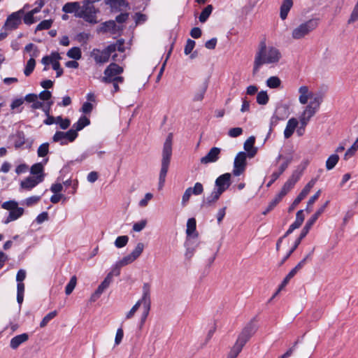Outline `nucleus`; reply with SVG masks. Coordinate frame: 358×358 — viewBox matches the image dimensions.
Listing matches in <instances>:
<instances>
[{"instance_id": "obj_1", "label": "nucleus", "mask_w": 358, "mask_h": 358, "mask_svg": "<svg viewBox=\"0 0 358 358\" xmlns=\"http://www.w3.org/2000/svg\"><path fill=\"white\" fill-rule=\"evenodd\" d=\"M281 58V53L278 49L274 47H266V42L262 41L259 43V50L255 55L253 74L258 73L260 67L266 64H274L279 62Z\"/></svg>"}, {"instance_id": "obj_2", "label": "nucleus", "mask_w": 358, "mask_h": 358, "mask_svg": "<svg viewBox=\"0 0 358 358\" xmlns=\"http://www.w3.org/2000/svg\"><path fill=\"white\" fill-rule=\"evenodd\" d=\"M172 141L173 134L169 133L163 145L162 167L159 173L158 184L159 189H161L164 185L166 174L170 165L171 158L172 156Z\"/></svg>"}, {"instance_id": "obj_3", "label": "nucleus", "mask_w": 358, "mask_h": 358, "mask_svg": "<svg viewBox=\"0 0 358 358\" xmlns=\"http://www.w3.org/2000/svg\"><path fill=\"white\" fill-rule=\"evenodd\" d=\"M100 0H84L83 6H80V11L75 14L76 17L83 18L85 21L91 23H97L96 13H99V9L96 8L94 3L99 1Z\"/></svg>"}, {"instance_id": "obj_4", "label": "nucleus", "mask_w": 358, "mask_h": 358, "mask_svg": "<svg viewBox=\"0 0 358 358\" xmlns=\"http://www.w3.org/2000/svg\"><path fill=\"white\" fill-rule=\"evenodd\" d=\"M317 19H310L301 23L292 30V37L296 40L304 38L317 27Z\"/></svg>"}, {"instance_id": "obj_5", "label": "nucleus", "mask_w": 358, "mask_h": 358, "mask_svg": "<svg viewBox=\"0 0 358 358\" xmlns=\"http://www.w3.org/2000/svg\"><path fill=\"white\" fill-rule=\"evenodd\" d=\"M257 327L252 321L250 322L238 335L234 345L239 347L241 350L250 338L255 334Z\"/></svg>"}, {"instance_id": "obj_6", "label": "nucleus", "mask_w": 358, "mask_h": 358, "mask_svg": "<svg viewBox=\"0 0 358 358\" xmlns=\"http://www.w3.org/2000/svg\"><path fill=\"white\" fill-rule=\"evenodd\" d=\"M141 301H143V312L141 317V325H143L148 316L151 306L150 285L148 283L143 284Z\"/></svg>"}, {"instance_id": "obj_7", "label": "nucleus", "mask_w": 358, "mask_h": 358, "mask_svg": "<svg viewBox=\"0 0 358 358\" xmlns=\"http://www.w3.org/2000/svg\"><path fill=\"white\" fill-rule=\"evenodd\" d=\"M113 46H107L103 50L98 48H94L90 52V57L94 59L96 64H103L109 61L110 57L113 53Z\"/></svg>"}, {"instance_id": "obj_8", "label": "nucleus", "mask_w": 358, "mask_h": 358, "mask_svg": "<svg viewBox=\"0 0 358 358\" xmlns=\"http://www.w3.org/2000/svg\"><path fill=\"white\" fill-rule=\"evenodd\" d=\"M248 155L245 152H239L234 162V169L232 173L235 176H239L241 175L245 170L247 166V159Z\"/></svg>"}, {"instance_id": "obj_9", "label": "nucleus", "mask_w": 358, "mask_h": 358, "mask_svg": "<svg viewBox=\"0 0 358 358\" xmlns=\"http://www.w3.org/2000/svg\"><path fill=\"white\" fill-rule=\"evenodd\" d=\"M24 13V10L20 9L18 11L11 13L8 16L3 27L10 30L16 29L22 23V16Z\"/></svg>"}, {"instance_id": "obj_10", "label": "nucleus", "mask_w": 358, "mask_h": 358, "mask_svg": "<svg viewBox=\"0 0 358 358\" xmlns=\"http://www.w3.org/2000/svg\"><path fill=\"white\" fill-rule=\"evenodd\" d=\"M123 72V68L115 63H111L104 70V76L102 78V82L105 83H111L112 78Z\"/></svg>"}, {"instance_id": "obj_11", "label": "nucleus", "mask_w": 358, "mask_h": 358, "mask_svg": "<svg viewBox=\"0 0 358 358\" xmlns=\"http://www.w3.org/2000/svg\"><path fill=\"white\" fill-rule=\"evenodd\" d=\"M231 175L229 173L218 176L215 181V189L223 194L231 184Z\"/></svg>"}, {"instance_id": "obj_12", "label": "nucleus", "mask_w": 358, "mask_h": 358, "mask_svg": "<svg viewBox=\"0 0 358 358\" xmlns=\"http://www.w3.org/2000/svg\"><path fill=\"white\" fill-rule=\"evenodd\" d=\"M329 203V201H327L325 203L323 204L320 208H319L317 210V211L311 216V217L307 220L305 226L301 230V232L303 234H304L306 236L308 234L313 225L315 223L319 217L324 213Z\"/></svg>"}, {"instance_id": "obj_13", "label": "nucleus", "mask_w": 358, "mask_h": 358, "mask_svg": "<svg viewBox=\"0 0 358 358\" xmlns=\"http://www.w3.org/2000/svg\"><path fill=\"white\" fill-rule=\"evenodd\" d=\"M315 180L312 179L309 181L307 185L303 187L301 192L299 194L296 198L294 199L292 205L289 208V211L293 210L295 207L307 196L310 192L311 188L314 186Z\"/></svg>"}, {"instance_id": "obj_14", "label": "nucleus", "mask_w": 358, "mask_h": 358, "mask_svg": "<svg viewBox=\"0 0 358 358\" xmlns=\"http://www.w3.org/2000/svg\"><path fill=\"white\" fill-rule=\"evenodd\" d=\"M221 149L217 147L212 148L204 157H201L200 162L203 164L216 162L220 159Z\"/></svg>"}, {"instance_id": "obj_15", "label": "nucleus", "mask_w": 358, "mask_h": 358, "mask_svg": "<svg viewBox=\"0 0 358 358\" xmlns=\"http://www.w3.org/2000/svg\"><path fill=\"white\" fill-rule=\"evenodd\" d=\"M44 179V175H39L36 177L29 176L20 182L22 189L30 190L41 182Z\"/></svg>"}, {"instance_id": "obj_16", "label": "nucleus", "mask_w": 358, "mask_h": 358, "mask_svg": "<svg viewBox=\"0 0 358 358\" xmlns=\"http://www.w3.org/2000/svg\"><path fill=\"white\" fill-rule=\"evenodd\" d=\"M105 3L108 5L112 12H119L122 8H129V4L125 0H105Z\"/></svg>"}, {"instance_id": "obj_17", "label": "nucleus", "mask_w": 358, "mask_h": 358, "mask_svg": "<svg viewBox=\"0 0 358 358\" xmlns=\"http://www.w3.org/2000/svg\"><path fill=\"white\" fill-rule=\"evenodd\" d=\"M255 143V138L253 136H250L244 143L243 148L249 158H253L257 152V148L254 147Z\"/></svg>"}, {"instance_id": "obj_18", "label": "nucleus", "mask_w": 358, "mask_h": 358, "mask_svg": "<svg viewBox=\"0 0 358 358\" xmlns=\"http://www.w3.org/2000/svg\"><path fill=\"white\" fill-rule=\"evenodd\" d=\"M222 194L221 192H219L217 190L214 189L209 196L203 199L201 205V207L208 208L211 206L220 199Z\"/></svg>"}, {"instance_id": "obj_19", "label": "nucleus", "mask_w": 358, "mask_h": 358, "mask_svg": "<svg viewBox=\"0 0 358 358\" xmlns=\"http://www.w3.org/2000/svg\"><path fill=\"white\" fill-rule=\"evenodd\" d=\"M299 122L298 120L292 117L289 119L287 123V126L284 131V136L285 138H289L294 134L296 127L298 126Z\"/></svg>"}, {"instance_id": "obj_20", "label": "nucleus", "mask_w": 358, "mask_h": 358, "mask_svg": "<svg viewBox=\"0 0 358 358\" xmlns=\"http://www.w3.org/2000/svg\"><path fill=\"white\" fill-rule=\"evenodd\" d=\"M23 213L24 208L17 207L9 212L8 216L4 220H3V223L7 224L10 222L15 221L20 218L23 215Z\"/></svg>"}, {"instance_id": "obj_21", "label": "nucleus", "mask_w": 358, "mask_h": 358, "mask_svg": "<svg viewBox=\"0 0 358 358\" xmlns=\"http://www.w3.org/2000/svg\"><path fill=\"white\" fill-rule=\"evenodd\" d=\"M29 339V335L26 333L14 336L10 342V346L12 349H17L22 343Z\"/></svg>"}, {"instance_id": "obj_22", "label": "nucleus", "mask_w": 358, "mask_h": 358, "mask_svg": "<svg viewBox=\"0 0 358 358\" xmlns=\"http://www.w3.org/2000/svg\"><path fill=\"white\" fill-rule=\"evenodd\" d=\"M293 6L292 0H283L280 6V18L284 20L287 18L288 13Z\"/></svg>"}, {"instance_id": "obj_23", "label": "nucleus", "mask_w": 358, "mask_h": 358, "mask_svg": "<svg viewBox=\"0 0 358 358\" xmlns=\"http://www.w3.org/2000/svg\"><path fill=\"white\" fill-rule=\"evenodd\" d=\"M80 9V3L78 1L68 2L62 7V11L65 13H73L77 14Z\"/></svg>"}, {"instance_id": "obj_24", "label": "nucleus", "mask_w": 358, "mask_h": 358, "mask_svg": "<svg viewBox=\"0 0 358 358\" xmlns=\"http://www.w3.org/2000/svg\"><path fill=\"white\" fill-rule=\"evenodd\" d=\"M299 92L300 93L299 100L301 104H306L308 102V99L309 98H313V94L312 92H309L307 86L300 87L299 89Z\"/></svg>"}, {"instance_id": "obj_25", "label": "nucleus", "mask_w": 358, "mask_h": 358, "mask_svg": "<svg viewBox=\"0 0 358 358\" xmlns=\"http://www.w3.org/2000/svg\"><path fill=\"white\" fill-rule=\"evenodd\" d=\"M273 114L282 120H284L289 115V107L286 104L278 106Z\"/></svg>"}, {"instance_id": "obj_26", "label": "nucleus", "mask_w": 358, "mask_h": 358, "mask_svg": "<svg viewBox=\"0 0 358 358\" xmlns=\"http://www.w3.org/2000/svg\"><path fill=\"white\" fill-rule=\"evenodd\" d=\"M90 124V120L88 117L85 115H82L78 120L73 124L72 128L76 130V132L82 130L84 127L88 126Z\"/></svg>"}, {"instance_id": "obj_27", "label": "nucleus", "mask_w": 358, "mask_h": 358, "mask_svg": "<svg viewBox=\"0 0 358 358\" xmlns=\"http://www.w3.org/2000/svg\"><path fill=\"white\" fill-rule=\"evenodd\" d=\"M102 29L103 32L110 31L112 34H116L117 31L122 30L114 20H108L103 23Z\"/></svg>"}, {"instance_id": "obj_28", "label": "nucleus", "mask_w": 358, "mask_h": 358, "mask_svg": "<svg viewBox=\"0 0 358 358\" xmlns=\"http://www.w3.org/2000/svg\"><path fill=\"white\" fill-rule=\"evenodd\" d=\"M208 82L206 80L203 84L200 86L198 91L195 93L193 101H201L203 100L204 97V94L208 89Z\"/></svg>"}, {"instance_id": "obj_29", "label": "nucleus", "mask_w": 358, "mask_h": 358, "mask_svg": "<svg viewBox=\"0 0 358 358\" xmlns=\"http://www.w3.org/2000/svg\"><path fill=\"white\" fill-rule=\"evenodd\" d=\"M14 146L15 149L22 148L26 143L25 134L22 131H18L14 136Z\"/></svg>"}, {"instance_id": "obj_30", "label": "nucleus", "mask_w": 358, "mask_h": 358, "mask_svg": "<svg viewBox=\"0 0 358 358\" xmlns=\"http://www.w3.org/2000/svg\"><path fill=\"white\" fill-rule=\"evenodd\" d=\"M318 108L309 103L306 107L301 115V117H305L308 121L310 120V118L315 114Z\"/></svg>"}, {"instance_id": "obj_31", "label": "nucleus", "mask_w": 358, "mask_h": 358, "mask_svg": "<svg viewBox=\"0 0 358 358\" xmlns=\"http://www.w3.org/2000/svg\"><path fill=\"white\" fill-rule=\"evenodd\" d=\"M66 55L71 59L78 60L82 57V52L80 48L73 47L68 50Z\"/></svg>"}, {"instance_id": "obj_32", "label": "nucleus", "mask_w": 358, "mask_h": 358, "mask_svg": "<svg viewBox=\"0 0 358 358\" xmlns=\"http://www.w3.org/2000/svg\"><path fill=\"white\" fill-rule=\"evenodd\" d=\"M213 7L212 5H208L201 13L199 20L201 23H204L207 21L208 18L210 15L213 11Z\"/></svg>"}, {"instance_id": "obj_33", "label": "nucleus", "mask_w": 358, "mask_h": 358, "mask_svg": "<svg viewBox=\"0 0 358 358\" xmlns=\"http://www.w3.org/2000/svg\"><path fill=\"white\" fill-rule=\"evenodd\" d=\"M339 160V157L337 154L330 155L326 161V168L327 170L333 169Z\"/></svg>"}, {"instance_id": "obj_34", "label": "nucleus", "mask_w": 358, "mask_h": 358, "mask_svg": "<svg viewBox=\"0 0 358 358\" xmlns=\"http://www.w3.org/2000/svg\"><path fill=\"white\" fill-rule=\"evenodd\" d=\"M294 185L295 184L288 179L282 187V189L278 195L280 196L282 199L294 187Z\"/></svg>"}, {"instance_id": "obj_35", "label": "nucleus", "mask_w": 358, "mask_h": 358, "mask_svg": "<svg viewBox=\"0 0 358 358\" xmlns=\"http://www.w3.org/2000/svg\"><path fill=\"white\" fill-rule=\"evenodd\" d=\"M196 222L195 218L192 217L188 219L187 222L186 234L187 236H190L196 231Z\"/></svg>"}, {"instance_id": "obj_36", "label": "nucleus", "mask_w": 358, "mask_h": 358, "mask_svg": "<svg viewBox=\"0 0 358 358\" xmlns=\"http://www.w3.org/2000/svg\"><path fill=\"white\" fill-rule=\"evenodd\" d=\"M266 85L271 89L278 88L281 85V80L277 76H271L267 79Z\"/></svg>"}, {"instance_id": "obj_37", "label": "nucleus", "mask_w": 358, "mask_h": 358, "mask_svg": "<svg viewBox=\"0 0 358 358\" xmlns=\"http://www.w3.org/2000/svg\"><path fill=\"white\" fill-rule=\"evenodd\" d=\"M292 162V157H287L286 158H284V162L280 164V166L278 168V170L275 171L280 176H281L285 171L288 168L289 165Z\"/></svg>"}, {"instance_id": "obj_38", "label": "nucleus", "mask_w": 358, "mask_h": 358, "mask_svg": "<svg viewBox=\"0 0 358 358\" xmlns=\"http://www.w3.org/2000/svg\"><path fill=\"white\" fill-rule=\"evenodd\" d=\"M77 283V278L73 275L71 278L70 281L65 287V293L66 295L71 294L75 289Z\"/></svg>"}, {"instance_id": "obj_39", "label": "nucleus", "mask_w": 358, "mask_h": 358, "mask_svg": "<svg viewBox=\"0 0 358 358\" xmlns=\"http://www.w3.org/2000/svg\"><path fill=\"white\" fill-rule=\"evenodd\" d=\"M36 66V61L34 58H30L27 63L24 73L26 76H29L34 70Z\"/></svg>"}, {"instance_id": "obj_40", "label": "nucleus", "mask_w": 358, "mask_h": 358, "mask_svg": "<svg viewBox=\"0 0 358 358\" xmlns=\"http://www.w3.org/2000/svg\"><path fill=\"white\" fill-rule=\"evenodd\" d=\"M43 165L42 163H36L31 166L30 173L32 175L39 176L43 174Z\"/></svg>"}, {"instance_id": "obj_41", "label": "nucleus", "mask_w": 358, "mask_h": 358, "mask_svg": "<svg viewBox=\"0 0 358 358\" xmlns=\"http://www.w3.org/2000/svg\"><path fill=\"white\" fill-rule=\"evenodd\" d=\"M268 100L269 98L266 91H261L257 95V102L259 105H266Z\"/></svg>"}, {"instance_id": "obj_42", "label": "nucleus", "mask_w": 358, "mask_h": 358, "mask_svg": "<svg viewBox=\"0 0 358 358\" xmlns=\"http://www.w3.org/2000/svg\"><path fill=\"white\" fill-rule=\"evenodd\" d=\"M57 315V312L56 310L52 311L49 313H48L41 320L40 322V327L43 328L45 327L48 322L52 320L56 315Z\"/></svg>"}, {"instance_id": "obj_43", "label": "nucleus", "mask_w": 358, "mask_h": 358, "mask_svg": "<svg viewBox=\"0 0 358 358\" xmlns=\"http://www.w3.org/2000/svg\"><path fill=\"white\" fill-rule=\"evenodd\" d=\"M53 142H59L60 145H67V141L65 140L64 136L63 134V131H57L55 132L54 136H52Z\"/></svg>"}, {"instance_id": "obj_44", "label": "nucleus", "mask_w": 358, "mask_h": 358, "mask_svg": "<svg viewBox=\"0 0 358 358\" xmlns=\"http://www.w3.org/2000/svg\"><path fill=\"white\" fill-rule=\"evenodd\" d=\"M63 134L64 136L65 140L67 141V143L69 142H73L78 135V133L76 132V130H74L73 128L66 132L63 131Z\"/></svg>"}, {"instance_id": "obj_45", "label": "nucleus", "mask_w": 358, "mask_h": 358, "mask_svg": "<svg viewBox=\"0 0 358 358\" xmlns=\"http://www.w3.org/2000/svg\"><path fill=\"white\" fill-rule=\"evenodd\" d=\"M358 149V138L355 141V142L353 143V145L345 152L344 155V159L348 160L350 157H351L355 152Z\"/></svg>"}, {"instance_id": "obj_46", "label": "nucleus", "mask_w": 358, "mask_h": 358, "mask_svg": "<svg viewBox=\"0 0 358 358\" xmlns=\"http://www.w3.org/2000/svg\"><path fill=\"white\" fill-rule=\"evenodd\" d=\"M56 123L58 124L62 129H66L71 124V121L68 118L63 119L62 116L56 117Z\"/></svg>"}, {"instance_id": "obj_47", "label": "nucleus", "mask_w": 358, "mask_h": 358, "mask_svg": "<svg viewBox=\"0 0 358 358\" xmlns=\"http://www.w3.org/2000/svg\"><path fill=\"white\" fill-rule=\"evenodd\" d=\"M129 241V237L127 236H118L115 241V245L117 248H121L124 247Z\"/></svg>"}, {"instance_id": "obj_48", "label": "nucleus", "mask_w": 358, "mask_h": 358, "mask_svg": "<svg viewBox=\"0 0 358 358\" xmlns=\"http://www.w3.org/2000/svg\"><path fill=\"white\" fill-rule=\"evenodd\" d=\"M49 152V143H44L41 144L37 150V155L40 157H45Z\"/></svg>"}, {"instance_id": "obj_49", "label": "nucleus", "mask_w": 358, "mask_h": 358, "mask_svg": "<svg viewBox=\"0 0 358 358\" xmlns=\"http://www.w3.org/2000/svg\"><path fill=\"white\" fill-rule=\"evenodd\" d=\"M321 194V191L318 190L314 195H313L308 200L307 203V206L306 208V210L308 213H310L312 210L311 206L314 204V203L318 199L320 195Z\"/></svg>"}, {"instance_id": "obj_50", "label": "nucleus", "mask_w": 358, "mask_h": 358, "mask_svg": "<svg viewBox=\"0 0 358 358\" xmlns=\"http://www.w3.org/2000/svg\"><path fill=\"white\" fill-rule=\"evenodd\" d=\"M144 249V244L143 243H138L134 250L130 253L135 260L141 255Z\"/></svg>"}, {"instance_id": "obj_51", "label": "nucleus", "mask_w": 358, "mask_h": 358, "mask_svg": "<svg viewBox=\"0 0 358 358\" xmlns=\"http://www.w3.org/2000/svg\"><path fill=\"white\" fill-rule=\"evenodd\" d=\"M18 207V203L14 200L7 201L1 204V208L11 211Z\"/></svg>"}, {"instance_id": "obj_52", "label": "nucleus", "mask_w": 358, "mask_h": 358, "mask_svg": "<svg viewBox=\"0 0 358 358\" xmlns=\"http://www.w3.org/2000/svg\"><path fill=\"white\" fill-rule=\"evenodd\" d=\"M124 39L121 38L117 41L116 43L110 44L108 46H113V52H115L116 50H118L120 52H124Z\"/></svg>"}, {"instance_id": "obj_53", "label": "nucleus", "mask_w": 358, "mask_h": 358, "mask_svg": "<svg viewBox=\"0 0 358 358\" xmlns=\"http://www.w3.org/2000/svg\"><path fill=\"white\" fill-rule=\"evenodd\" d=\"M300 120V126L296 130L297 134L301 136L304 134L305 132V128L306 125L308 124V122L307 119H305V117H301L299 118Z\"/></svg>"}, {"instance_id": "obj_54", "label": "nucleus", "mask_w": 358, "mask_h": 358, "mask_svg": "<svg viewBox=\"0 0 358 358\" xmlns=\"http://www.w3.org/2000/svg\"><path fill=\"white\" fill-rule=\"evenodd\" d=\"M303 171L297 167L292 172V176L289 177V180L292 181L294 184H296L301 177Z\"/></svg>"}, {"instance_id": "obj_55", "label": "nucleus", "mask_w": 358, "mask_h": 358, "mask_svg": "<svg viewBox=\"0 0 358 358\" xmlns=\"http://www.w3.org/2000/svg\"><path fill=\"white\" fill-rule=\"evenodd\" d=\"M188 188L190 189L191 193L194 195H200L203 192V185L199 182H197L194 184V187H188Z\"/></svg>"}, {"instance_id": "obj_56", "label": "nucleus", "mask_w": 358, "mask_h": 358, "mask_svg": "<svg viewBox=\"0 0 358 358\" xmlns=\"http://www.w3.org/2000/svg\"><path fill=\"white\" fill-rule=\"evenodd\" d=\"M195 44H196V43L194 41H193L190 38H188L187 40L186 45L185 46L184 53L186 55H189L192 52L194 48L195 47Z\"/></svg>"}, {"instance_id": "obj_57", "label": "nucleus", "mask_w": 358, "mask_h": 358, "mask_svg": "<svg viewBox=\"0 0 358 358\" xmlns=\"http://www.w3.org/2000/svg\"><path fill=\"white\" fill-rule=\"evenodd\" d=\"M52 24V22L50 20H43L37 25L36 31L48 29L51 27Z\"/></svg>"}, {"instance_id": "obj_58", "label": "nucleus", "mask_w": 358, "mask_h": 358, "mask_svg": "<svg viewBox=\"0 0 358 358\" xmlns=\"http://www.w3.org/2000/svg\"><path fill=\"white\" fill-rule=\"evenodd\" d=\"M143 306V301H141V299L138 300L136 304L131 308V309L127 313L126 315L127 319L131 318L134 313L137 311V310L139 308L140 306Z\"/></svg>"}, {"instance_id": "obj_59", "label": "nucleus", "mask_w": 358, "mask_h": 358, "mask_svg": "<svg viewBox=\"0 0 358 358\" xmlns=\"http://www.w3.org/2000/svg\"><path fill=\"white\" fill-rule=\"evenodd\" d=\"M243 129L241 127H234L229 130L228 135L231 138H236L243 134Z\"/></svg>"}, {"instance_id": "obj_60", "label": "nucleus", "mask_w": 358, "mask_h": 358, "mask_svg": "<svg viewBox=\"0 0 358 358\" xmlns=\"http://www.w3.org/2000/svg\"><path fill=\"white\" fill-rule=\"evenodd\" d=\"M147 224V220H142L140 222H136L133 225V230L136 232H139L142 231Z\"/></svg>"}, {"instance_id": "obj_61", "label": "nucleus", "mask_w": 358, "mask_h": 358, "mask_svg": "<svg viewBox=\"0 0 358 358\" xmlns=\"http://www.w3.org/2000/svg\"><path fill=\"white\" fill-rule=\"evenodd\" d=\"M106 289L104 287H101V285H99L96 291L92 294L91 296V301H95L97 299L100 297L101 294L106 290Z\"/></svg>"}, {"instance_id": "obj_62", "label": "nucleus", "mask_w": 358, "mask_h": 358, "mask_svg": "<svg viewBox=\"0 0 358 358\" xmlns=\"http://www.w3.org/2000/svg\"><path fill=\"white\" fill-rule=\"evenodd\" d=\"M134 261H135V259L133 257H131V255L129 254V255L124 257L120 261L118 262V263H119V265L124 266H126V265H128V264L132 263Z\"/></svg>"}, {"instance_id": "obj_63", "label": "nucleus", "mask_w": 358, "mask_h": 358, "mask_svg": "<svg viewBox=\"0 0 358 358\" xmlns=\"http://www.w3.org/2000/svg\"><path fill=\"white\" fill-rule=\"evenodd\" d=\"M241 349L239 347L234 345L232 348L231 349L229 353L228 354L227 357L229 358H236L239 353L241 352Z\"/></svg>"}, {"instance_id": "obj_64", "label": "nucleus", "mask_w": 358, "mask_h": 358, "mask_svg": "<svg viewBox=\"0 0 358 358\" xmlns=\"http://www.w3.org/2000/svg\"><path fill=\"white\" fill-rule=\"evenodd\" d=\"M241 349L239 347L234 345L232 348L231 349L229 353L228 354L227 357L229 358H236L239 353L241 352Z\"/></svg>"}]
</instances>
